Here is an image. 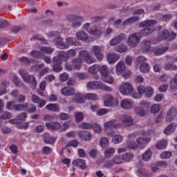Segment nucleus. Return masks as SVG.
I'll list each match as a JSON object with an SVG mask.
<instances>
[{"mask_svg":"<svg viewBox=\"0 0 177 177\" xmlns=\"http://www.w3.org/2000/svg\"><path fill=\"white\" fill-rule=\"evenodd\" d=\"M164 68L166 70V71H169V70H176L177 69V66L176 65H174V64H166L165 66H164Z\"/></svg>","mask_w":177,"mask_h":177,"instance_id":"obj_55","label":"nucleus"},{"mask_svg":"<svg viewBox=\"0 0 177 177\" xmlns=\"http://www.w3.org/2000/svg\"><path fill=\"white\" fill-rule=\"evenodd\" d=\"M100 71L102 75V77H106L107 75H109V68H107V66L103 65L100 68Z\"/></svg>","mask_w":177,"mask_h":177,"instance_id":"obj_46","label":"nucleus"},{"mask_svg":"<svg viewBox=\"0 0 177 177\" xmlns=\"http://www.w3.org/2000/svg\"><path fill=\"white\" fill-rule=\"evenodd\" d=\"M69 75L67 73H64L60 75L59 76V81H62L63 82H66V81H67V80H68L69 78Z\"/></svg>","mask_w":177,"mask_h":177,"instance_id":"obj_60","label":"nucleus"},{"mask_svg":"<svg viewBox=\"0 0 177 177\" xmlns=\"http://www.w3.org/2000/svg\"><path fill=\"white\" fill-rule=\"evenodd\" d=\"M82 66V59L81 57L79 58H75L71 61V64L66 63L65 64V68L68 71H73V70H80Z\"/></svg>","mask_w":177,"mask_h":177,"instance_id":"obj_4","label":"nucleus"},{"mask_svg":"<svg viewBox=\"0 0 177 177\" xmlns=\"http://www.w3.org/2000/svg\"><path fill=\"white\" fill-rule=\"evenodd\" d=\"M120 121L121 123V127L124 125V127H131L133 125V119L129 115H123L120 117Z\"/></svg>","mask_w":177,"mask_h":177,"instance_id":"obj_12","label":"nucleus"},{"mask_svg":"<svg viewBox=\"0 0 177 177\" xmlns=\"http://www.w3.org/2000/svg\"><path fill=\"white\" fill-rule=\"evenodd\" d=\"M73 102L75 103H84L85 96L82 94H76L73 98Z\"/></svg>","mask_w":177,"mask_h":177,"instance_id":"obj_34","label":"nucleus"},{"mask_svg":"<svg viewBox=\"0 0 177 177\" xmlns=\"http://www.w3.org/2000/svg\"><path fill=\"white\" fill-rule=\"evenodd\" d=\"M124 161H131L133 158V155L132 153H124L122 156Z\"/></svg>","mask_w":177,"mask_h":177,"instance_id":"obj_58","label":"nucleus"},{"mask_svg":"<svg viewBox=\"0 0 177 177\" xmlns=\"http://www.w3.org/2000/svg\"><path fill=\"white\" fill-rule=\"evenodd\" d=\"M92 128H93L95 132H96V133H100V132H102V127H100V125L95 123L92 125Z\"/></svg>","mask_w":177,"mask_h":177,"instance_id":"obj_62","label":"nucleus"},{"mask_svg":"<svg viewBox=\"0 0 177 177\" xmlns=\"http://www.w3.org/2000/svg\"><path fill=\"white\" fill-rule=\"evenodd\" d=\"M115 152V151L114 150V149L113 148H109L106 149L105 152H104V156L105 157H106L107 158H110V157H111L112 156H113L114 153Z\"/></svg>","mask_w":177,"mask_h":177,"instance_id":"obj_51","label":"nucleus"},{"mask_svg":"<svg viewBox=\"0 0 177 177\" xmlns=\"http://www.w3.org/2000/svg\"><path fill=\"white\" fill-rule=\"evenodd\" d=\"M139 17H131L127 19H126L122 25L125 27L126 26H129L131 24H133V23H136V21H139Z\"/></svg>","mask_w":177,"mask_h":177,"instance_id":"obj_29","label":"nucleus"},{"mask_svg":"<svg viewBox=\"0 0 177 177\" xmlns=\"http://www.w3.org/2000/svg\"><path fill=\"white\" fill-rule=\"evenodd\" d=\"M119 91L122 95L124 96H128L133 93V87L131 83L122 82L119 86Z\"/></svg>","mask_w":177,"mask_h":177,"instance_id":"obj_7","label":"nucleus"},{"mask_svg":"<svg viewBox=\"0 0 177 177\" xmlns=\"http://www.w3.org/2000/svg\"><path fill=\"white\" fill-rule=\"evenodd\" d=\"M88 89L97 90L102 89V91H106V92H111V87L100 82H89L86 84Z\"/></svg>","mask_w":177,"mask_h":177,"instance_id":"obj_3","label":"nucleus"},{"mask_svg":"<svg viewBox=\"0 0 177 177\" xmlns=\"http://www.w3.org/2000/svg\"><path fill=\"white\" fill-rule=\"evenodd\" d=\"M176 113H177L176 109L175 107L170 108L166 113V116H165L166 121L167 122H171V121H172L174 118L176 117Z\"/></svg>","mask_w":177,"mask_h":177,"instance_id":"obj_16","label":"nucleus"},{"mask_svg":"<svg viewBox=\"0 0 177 177\" xmlns=\"http://www.w3.org/2000/svg\"><path fill=\"white\" fill-rule=\"evenodd\" d=\"M46 109L54 113H59L60 111V106L57 104H49L46 106Z\"/></svg>","mask_w":177,"mask_h":177,"instance_id":"obj_28","label":"nucleus"},{"mask_svg":"<svg viewBox=\"0 0 177 177\" xmlns=\"http://www.w3.org/2000/svg\"><path fill=\"white\" fill-rule=\"evenodd\" d=\"M151 156H153V151L151 149H147L142 155L143 161H150Z\"/></svg>","mask_w":177,"mask_h":177,"instance_id":"obj_35","label":"nucleus"},{"mask_svg":"<svg viewBox=\"0 0 177 177\" xmlns=\"http://www.w3.org/2000/svg\"><path fill=\"white\" fill-rule=\"evenodd\" d=\"M151 139L150 138H137V143L140 146H144L145 145H148L150 143Z\"/></svg>","mask_w":177,"mask_h":177,"instance_id":"obj_33","label":"nucleus"},{"mask_svg":"<svg viewBox=\"0 0 177 177\" xmlns=\"http://www.w3.org/2000/svg\"><path fill=\"white\" fill-rule=\"evenodd\" d=\"M19 73L25 82L27 84H30V85H32V86H37V80H35L34 76L28 75V72H27V71L20 69Z\"/></svg>","mask_w":177,"mask_h":177,"instance_id":"obj_5","label":"nucleus"},{"mask_svg":"<svg viewBox=\"0 0 177 177\" xmlns=\"http://www.w3.org/2000/svg\"><path fill=\"white\" fill-rule=\"evenodd\" d=\"M49 38H53L54 39L55 45L59 49H68V48H70L68 44H66L63 41V39L60 37V32H52L49 35Z\"/></svg>","mask_w":177,"mask_h":177,"instance_id":"obj_2","label":"nucleus"},{"mask_svg":"<svg viewBox=\"0 0 177 177\" xmlns=\"http://www.w3.org/2000/svg\"><path fill=\"white\" fill-rule=\"evenodd\" d=\"M80 59H84L86 63L91 64V63H95V59L91 57L89 53L86 50H83L80 53Z\"/></svg>","mask_w":177,"mask_h":177,"instance_id":"obj_15","label":"nucleus"},{"mask_svg":"<svg viewBox=\"0 0 177 177\" xmlns=\"http://www.w3.org/2000/svg\"><path fill=\"white\" fill-rule=\"evenodd\" d=\"M14 83L16 86H18L19 88H23V86H24V83H23L17 75H14Z\"/></svg>","mask_w":177,"mask_h":177,"instance_id":"obj_44","label":"nucleus"},{"mask_svg":"<svg viewBox=\"0 0 177 177\" xmlns=\"http://www.w3.org/2000/svg\"><path fill=\"white\" fill-rule=\"evenodd\" d=\"M100 146L102 147V149H106L107 146H109V139L106 138H102L100 140Z\"/></svg>","mask_w":177,"mask_h":177,"instance_id":"obj_42","label":"nucleus"},{"mask_svg":"<svg viewBox=\"0 0 177 177\" xmlns=\"http://www.w3.org/2000/svg\"><path fill=\"white\" fill-rule=\"evenodd\" d=\"M40 50L44 52V53H46V55H52V53L55 52V48L52 47L43 46L40 48Z\"/></svg>","mask_w":177,"mask_h":177,"instance_id":"obj_38","label":"nucleus"},{"mask_svg":"<svg viewBox=\"0 0 177 177\" xmlns=\"http://www.w3.org/2000/svg\"><path fill=\"white\" fill-rule=\"evenodd\" d=\"M67 20H68V21H71V26L73 28H78V27L81 26L84 19L82 17L77 15H68L67 17Z\"/></svg>","mask_w":177,"mask_h":177,"instance_id":"obj_8","label":"nucleus"},{"mask_svg":"<svg viewBox=\"0 0 177 177\" xmlns=\"http://www.w3.org/2000/svg\"><path fill=\"white\" fill-rule=\"evenodd\" d=\"M27 107H28V103L18 104L15 105L14 110H15V111H21V110H26Z\"/></svg>","mask_w":177,"mask_h":177,"instance_id":"obj_36","label":"nucleus"},{"mask_svg":"<svg viewBox=\"0 0 177 177\" xmlns=\"http://www.w3.org/2000/svg\"><path fill=\"white\" fill-rule=\"evenodd\" d=\"M91 28H92V26H91V24L86 23L83 26L82 29L84 30V31H87L88 34H92L93 32L91 30Z\"/></svg>","mask_w":177,"mask_h":177,"instance_id":"obj_54","label":"nucleus"},{"mask_svg":"<svg viewBox=\"0 0 177 177\" xmlns=\"http://www.w3.org/2000/svg\"><path fill=\"white\" fill-rule=\"evenodd\" d=\"M58 117L59 120H62V121H66L67 120H70L71 118L70 115L66 113H61Z\"/></svg>","mask_w":177,"mask_h":177,"instance_id":"obj_53","label":"nucleus"},{"mask_svg":"<svg viewBox=\"0 0 177 177\" xmlns=\"http://www.w3.org/2000/svg\"><path fill=\"white\" fill-rule=\"evenodd\" d=\"M90 31H92V33H89L90 35H94V37H100L104 32V28L102 26H91Z\"/></svg>","mask_w":177,"mask_h":177,"instance_id":"obj_13","label":"nucleus"},{"mask_svg":"<svg viewBox=\"0 0 177 177\" xmlns=\"http://www.w3.org/2000/svg\"><path fill=\"white\" fill-rule=\"evenodd\" d=\"M112 142L115 145H118V143H121L122 142V136L120 135H116L112 138Z\"/></svg>","mask_w":177,"mask_h":177,"instance_id":"obj_52","label":"nucleus"},{"mask_svg":"<svg viewBox=\"0 0 177 177\" xmlns=\"http://www.w3.org/2000/svg\"><path fill=\"white\" fill-rule=\"evenodd\" d=\"M124 39H127V35L125 34L120 33L118 36L113 37L110 41V45H111V46H115V45L121 44V41H124Z\"/></svg>","mask_w":177,"mask_h":177,"instance_id":"obj_14","label":"nucleus"},{"mask_svg":"<svg viewBox=\"0 0 177 177\" xmlns=\"http://www.w3.org/2000/svg\"><path fill=\"white\" fill-rule=\"evenodd\" d=\"M167 140H162L156 145V148L158 149L159 150H162L163 149H165L167 147Z\"/></svg>","mask_w":177,"mask_h":177,"instance_id":"obj_40","label":"nucleus"},{"mask_svg":"<svg viewBox=\"0 0 177 177\" xmlns=\"http://www.w3.org/2000/svg\"><path fill=\"white\" fill-rule=\"evenodd\" d=\"M46 127L48 129L55 131L56 129H60L62 124L59 122H52L46 123Z\"/></svg>","mask_w":177,"mask_h":177,"instance_id":"obj_22","label":"nucleus"},{"mask_svg":"<svg viewBox=\"0 0 177 177\" xmlns=\"http://www.w3.org/2000/svg\"><path fill=\"white\" fill-rule=\"evenodd\" d=\"M77 135L82 140L85 142L92 139V133L89 131H80Z\"/></svg>","mask_w":177,"mask_h":177,"instance_id":"obj_21","label":"nucleus"},{"mask_svg":"<svg viewBox=\"0 0 177 177\" xmlns=\"http://www.w3.org/2000/svg\"><path fill=\"white\" fill-rule=\"evenodd\" d=\"M169 37V32H168L167 30H164L160 33V40L168 39Z\"/></svg>","mask_w":177,"mask_h":177,"instance_id":"obj_45","label":"nucleus"},{"mask_svg":"<svg viewBox=\"0 0 177 177\" xmlns=\"http://www.w3.org/2000/svg\"><path fill=\"white\" fill-rule=\"evenodd\" d=\"M140 106H135L134 113L139 117H145L146 115V110L145 109H149L150 107V103L146 101H142L139 104Z\"/></svg>","mask_w":177,"mask_h":177,"instance_id":"obj_6","label":"nucleus"},{"mask_svg":"<svg viewBox=\"0 0 177 177\" xmlns=\"http://www.w3.org/2000/svg\"><path fill=\"white\" fill-rule=\"evenodd\" d=\"M79 128H81V129H92V124L83 122L79 125Z\"/></svg>","mask_w":177,"mask_h":177,"instance_id":"obj_56","label":"nucleus"},{"mask_svg":"<svg viewBox=\"0 0 177 177\" xmlns=\"http://www.w3.org/2000/svg\"><path fill=\"white\" fill-rule=\"evenodd\" d=\"M61 93L64 96H71V95L75 93V91L71 87H64L61 90Z\"/></svg>","mask_w":177,"mask_h":177,"instance_id":"obj_27","label":"nucleus"},{"mask_svg":"<svg viewBox=\"0 0 177 177\" xmlns=\"http://www.w3.org/2000/svg\"><path fill=\"white\" fill-rule=\"evenodd\" d=\"M32 103L39 104V109H42L45 104H46V101L41 100L38 95L33 94L31 97Z\"/></svg>","mask_w":177,"mask_h":177,"instance_id":"obj_19","label":"nucleus"},{"mask_svg":"<svg viewBox=\"0 0 177 177\" xmlns=\"http://www.w3.org/2000/svg\"><path fill=\"white\" fill-rule=\"evenodd\" d=\"M44 143H46L47 145H54L55 142H56V138L50 136L49 133H45L44 134Z\"/></svg>","mask_w":177,"mask_h":177,"instance_id":"obj_25","label":"nucleus"},{"mask_svg":"<svg viewBox=\"0 0 177 177\" xmlns=\"http://www.w3.org/2000/svg\"><path fill=\"white\" fill-rule=\"evenodd\" d=\"M138 172L139 174H140L141 176H145V177L151 176V174H149V172L145 169H140Z\"/></svg>","mask_w":177,"mask_h":177,"instance_id":"obj_61","label":"nucleus"},{"mask_svg":"<svg viewBox=\"0 0 177 177\" xmlns=\"http://www.w3.org/2000/svg\"><path fill=\"white\" fill-rule=\"evenodd\" d=\"M53 70L55 73H59L63 70V66H62V61L57 57H54L53 59Z\"/></svg>","mask_w":177,"mask_h":177,"instance_id":"obj_17","label":"nucleus"},{"mask_svg":"<svg viewBox=\"0 0 177 177\" xmlns=\"http://www.w3.org/2000/svg\"><path fill=\"white\" fill-rule=\"evenodd\" d=\"M78 155H79V157H80L81 158H86V152L84 149H78Z\"/></svg>","mask_w":177,"mask_h":177,"instance_id":"obj_64","label":"nucleus"},{"mask_svg":"<svg viewBox=\"0 0 177 177\" xmlns=\"http://www.w3.org/2000/svg\"><path fill=\"white\" fill-rule=\"evenodd\" d=\"M116 70L118 73H122L125 71V64L122 62H120L116 66Z\"/></svg>","mask_w":177,"mask_h":177,"instance_id":"obj_49","label":"nucleus"},{"mask_svg":"<svg viewBox=\"0 0 177 177\" xmlns=\"http://www.w3.org/2000/svg\"><path fill=\"white\" fill-rule=\"evenodd\" d=\"M168 47H157L154 48L153 52L156 56H161V55H164L167 50H168Z\"/></svg>","mask_w":177,"mask_h":177,"instance_id":"obj_30","label":"nucleus"},{"mask_svg":"<svg viewBox=\"0 0 177 177\" xmlns=\"http://www.w3.org/2000/svg\"><path fill=\"white\" fill-rule=\"evenodd\" d=\"M171 157H172V153H171L169 151L163 152L160 155V158L162 159L169 158Z\"/></svg>","mask_w":177,"mask_h":177,"instance_id":"obj_63","label":"nucleus"},{"mask_svg":"<svg viewBox=\"0 0 177 177\" xmlns=\"http://www.w3.org/2000/svg\"><path fill=\"white\" fill-rule=\"evenodd\" d=\"M137 91L140 95H143V93H145L146 97H151L153 93H154L153 88L145 87L143 85H139L137 88Z\"/></svg>","mask_w":177,"mask_h":177,"instance_id":"obj_9","label":"nucleus"},{"mask_svg":"<svg viewBox=\"0 0 177 177\" xmlns=\"http://www.w3.org/2000/svg\"><path fill=\"white\" fill-rule=\"evenodd\" d=\"M76 37L80 41H88V34L84 31H80L76 33Z\"/></svg>","mask_w":177,"mask_h":177,"instance_id":"obj_32","label":"nucleus"},{"mask_svg":"<svg viewBox=\"0 0 177 177\" xmlns=\"http://www.w3.org/2000/svg\"><path fill=\"white\" fill-rule=\"evenodd\" d=\"M120 59V55L115 54V53H109L107 55V60L110 64H114L115 62H118Z\"/></svg>","mask_w":177,"mask_h":177,"instance_id":"obj_24","label":"nucleus"},{"mask_svg":"<svg viewBox=\"0 0 177 177\" xmlns=\"http://www.w3.org/2000/svg\"><path fill=\"white\" fill-rule=\"evenodd\" d=\"M55 57H57L58 59H59L62 62H68V59H70V57H68V54L66 52L64 51H61L59 52L58 56Z\"/></svg>","mask_w":177,"mask_h":177,"instance_id":"obj_31","label":"nucleus"},{"mask_svg":"<svg viewBox=\"0 0 177 177\" xmlns=\"http://www.w3.org/2000/svg\"><path fill=\"white\" fill-rule=\"evenodd\" d=\"M176 123H170L169 125H168L167 128L165 129L164 133L165 135H171V133H174V131L176 129Z\"/></svg>","mask_w":177,"mask_h":177,"instance_id":"obj_26","label":"nucleus"},{"mask_svg":"<svg viewBox=\"0 0 177 177\" xmlns=\"http://www.w3.org/2000/svg\"><path fill=\"white\" fill-rule=\"evenodd\" d=\"M126 147L127 149H138V147H139V145L136 144V142H135L134 141H129L127 143Z\"/></svg>","mask_w":177,"mask_h":177,"instance_id":"obj_48","label":"nucleus"},{"mask_svg":"<svg viewBox=\"0 0 177 177\" xmlns=\"http://www.w3.org/2000/svg\"><path fill=\"white\" fill-rule=\"evenodd\" d=\"M91 53L94 55L97 60H103L104 55H103V47L100 46H94L91 48Z\"/></svg>","mask_w":177,"mask_h":177,"instance_id":"obj_11","label":"nucleus"},{"mask_svg":"<svg viewBox=\"0 0 177 177\" xmlns=\"http://www.w3.org/2000/svg\"><path fill=\"white\" fill-rule=\"evenodd\" d=\"M75 120L76 122H81L84 120V113L82 112H76L75 113Z\"/></svg>","mask_w":177,"mask_h":177,"instance_id":"obj_47","label":"nucleus"},{"mask_svg":"<svg viewBox=\"0 0 177 177\" xmlns=\"http://www.w3.org/2000/svg\"><path fill=\"white\" fill-rule=\"evenodd\" d=\"M120 106L124 110H131L133 107V101L131 99H124L121 101Z\"/></svg>","mask_w":177,"mask_h":177,"instance_id":"obj_18","label":"nucleus"},{"mask_svg":"<svg viewBox=\"0 0 177 177\" xmlns=\"http://www.w3.org/2000/svg\"><path fill=\"white\" fill-rule=\"evenodd\" d=\"M73 165L78 167L80 169H86V162L84 159H76L72 162Z\"/></svg>","mask_w":177,"mask_h":177,"instance_id":"obj_20","label":"nucleus"},{"mask_svg":"<svg viewBox=\"0 0 177 177\" xmlns=\"http://www.w3.org/2000/svg\"><path fill=\"white\" fill-rule=\"evenodd\" d=\"M66 41L67 44L66 45H68V46H70V45H75V46H78V45H80V42L77 41V39L74 37L66 38Z\"/></svg>","mask_w":177,"mask_h":177,"instance_id":"obj_37","label":"nucleus"},{"mask_svg":"<svg viewBox=\"0 0 177 177\" xmlns=\"http://www.w3.org/2000/svg\"><path fill=\"white\" fill-rule=\"evenodd\" d=\"M161 110V105L160 104H155L151 106L150 111L153 114H156V113H159Z\"/></svg>","mask_w":177,"mask_h":177,"instance_id":"obj_39","label":"nucleus"},{"mask_svg":"<svg viewBox=\"0 0 177 177\" xmlns=\"http://www.w3.org/2000/svg\"><path fill=\"white\" fill-rule=\"evenodd\" d=\"M78 145H80V142L78 141H77L76 140H73L70 141L68 145H66V148L69 147V146H71L72 147H77Z\"/></svg>","mask_w":177,"mask_h":177,"instance_id":"obj_57","label":"nucleus"},{"mask_svg":"<svg viewBox=\"0 0 177 177\" xmlns=\"http://www.w3.org/2000/svg\"><path fill=\"white\" fill-rule=\"evenodd\" d=\"M118 104V100H115L113 95L110 94H106L104 96V106L105 107H113Z\"/></svg>","mask_w":177,"mask_h":177,"instance_id":"obj_10","label":"nucleus"},{"mask_svg":"<svg viewBox=\"0 0 177 177\" xmlns=\"http://www.w3.org/2000/svg\"><path fill=\"white\" fill-rule=\"evenodd\" d=\"M128 50V46L127 45H120L116 47V51L119 52V53H124Z\"/></svg>","mask_w":177,"mask_h":177,"instance_id":"obj_50","label":"nucleus"},{"mask_svg":"<svg viewBox=\"0 0 177 177\" xmlns=\"http://www.w3.org/2000/svg\"><path fill=\"white\" fill-rule=\"evenodd\" d=\"M104 81L107 84H113V82H114V79L109 75H106V76H104Z\"/></svg>","mask_w":177,"mask_h":177,"instance_id":"obj_59","label":"nucleus"},{"mask_svg":"<svg viewBox=\"0 0 177 177\" xmlns=\"http://www.w3.org/2000/svg\"><path fill=\"white\" fill-rule=\"evenodd\" d=\"M84 98L87 99L88 100H97V99H99V97L96 93H87L84 96Z\"/></svg>","mask_w":177,"mask_h":177,"instance_id":"obj_41","label":"nucleus"},{"mask_svg":"<svg viewBox=\"0 0 177 177\" xmlns=\"http://www.w3.org/2000/svg\"><path fill=\"white\" fill-rule=\"evenodd\" d=\"M104 126L106 129H110L111 128H120V127H121V124L115 120H112L106 122Z\"/></svg>","mask_w":177,"mask_h":177,"instance_id":"obj_23","label":"nucleus"},{"mask_svg":"<svg viewBox=\"0 0 177 177\" xmlns=\"http://www.w3.org/2000/svg\"><path fill=\"white\" fill-rule=\"evenodd\" d=\"M140 27L145 28L140 32H136L131 34L127 40V44L131 48H135L139 45L140 39H142V35L147 37L154 32L156 30V26H157V21L154 19H149L143 21L140 24Z\"/></svg>","mask_w":177,"mask_h":177,"instance_id":"obj_1","label":"nucleus"},{"mask_svg":"<svg viewBox=\"0 0 177 177\" xmlns=\"http://www.w3.org/2000/svg\"><path fill=\"white\" fill-rule=\"evenodd\" d=\"M141 73H149L150 71V66L148 64L144 63L140 66Z\"/></svg>","mask_w":177,"mask_h":177,"instance_id":"obj_43","label":"nucleus"}]
</instances>
